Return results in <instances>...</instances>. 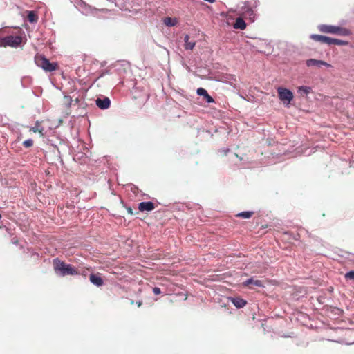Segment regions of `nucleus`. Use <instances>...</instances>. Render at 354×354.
<instances>
[{
  "mask_svg": "<svg viewBox=\"0 0 354 354\" xmlns=\"http://www.w3.org/2000/svg\"><path fill=\"white\" fill-rule=\"evenodd\" d=\"M53 268L55 272L62 276L79 274L77 270L73 266L66 264L57 258L53 260Z\"/></svg>",
  "mask_w": 354,
  "mask_h": 354,
  "instance_id": "nucleus-1",
  "label": "nucleus"
},
{
  "mask_svg": "<svg viewBox=\"0 0 354 354\" xmlns=\"http://www.w3.org/2000/svg\"><path fill=\"white\" fill-rule=\"evenodd\" d=\"M35 62L38 67L41 68L46 72H53L58 68V64L56 62H50L42 55L37 54L35 57Z\"/></svg>",
  "mask_w": 354,
  "mask_h": 354,
  "instance_id": "nucleus-2",
  "label": "nucleus"
},
{
  "mask_svg": "<svg viewBox=\"0 0 354 354\" xmlns=\"http://www.w3.org/2000/svg\"><path fill=\"white\" fill-rule=\"evenodd\" d=\"M318 29L320 32L324 33H330L340 36H348L351 35L350 30L346 28L332 25L322 24L319 26Z\"/></svg>",
  "mask_w": 354,
  "mask_h": 354,
  "instance_id": "nucleus-3",
  "label": "nucleus"
},
{
  "mask_svg": "<svg viewBox=\"0 0 354 354\" xmlns=\"http://www.w3.org/2000/svg\"><path fill=\"white\" fill-rule=\"evenodd\" d=\"M21 42V37L20 36L9 35L0 39V46H10L16 48Z\"/></svg>",
  "mask_w": 354,
  "mask_h": 354,
  "instance_id": "nucleus-4",
  "label": "nucleus"
},
{
  "mask_svg": "<svg viewBox=\"0 0 354 354\" xmlns=\"http://www.w3.org/2000/svg\"><path fill=\"white\" fill-rule=\"evenodd\" d=\"M277 93L279 100L286 105L290 104L294 97L292 92L283 87H279L277 88Z\"/></svg>",
  "mask_w": 354,
  "mask_h": 354,
  "instance_id": "nucleus-5",
  "label": "nucleus"
},
{
  "mask_svg": "<svg viewBox=\"0 0 354 354\" xmlns=\"http://www.w3.org/2000/svg\"><path fill=\"white\" fill-rule=\"evenodd\" d=\"M241 15L246 19L253 20L254 18V13L252 9V6L249 1L243 3V6L241 7Z\"/></svg>",
  "mask_w": 354,
  "mask_h": 354,
  "instance_id": "nucleus-6",
  "label": "nucleus"
},
{
  "mask_svg": "<svg viewBox=\"0 0 354 354\" xmlns=\"http://www.w3.org/2000/svg\"><path fill=\"white\" fill-rule=\"evenodd\" d=\"M96 105L101 109H106L109 108L111 105V101L109 97H105L102 99L97 98L95 100Z\"/></svg>",
  "mask_w": 354,
  "mask_h": 354,
  "instance_id": "nucleus-7",
  "label": "nucleus"
},
{
  "mask_svg": "<svg viewBox=\"0 0 354 354\" xmlns=\"http://www.w3.org/2000/svg\"><path fill=\"white\" fill-rule=\"evenodd\" d=\"M306 65L310 66H317L320 67L321 66H326L328 67H331L332 66L324 61L317 60L315 59H310L306 61Z\"/></svg>",
  "mask_w": 354,
  "mask_h": 354,
  "instance_id": "nucleus-8",
  "label": "nucleus"
},
{
  "mask_svg": "<svg viewBox=\"0 0 354 354\" xmlns=\"http://www.w3.org/2000/svg\"><path fill=\"white\" fill-rule=\"evenodd\" d=\"M155 209V205L153 202L148 201V202H141L138 205V209L140 212H150Z\"/></svg>",
  "mask_w": 354,
  "mask_h": 354,
  "instance_id": "nucleus-9",
  "label": "nucleus"
},
{
  "mask_svg": "<svg viewBox=\"0 0 354 354\" xmlns=\"http://www.w3.org/2000/svg\"><path fill=\"white\" fill-rule=\"evenodd\" d=\"M90 281L96 286H102L104 284V280L100 277V274H91L89 276Z\"/></svg>",
  "mask_w": 354,
  "mask_h": 354,
  "instance_id": "nucleus-10",
  "label": "nucleus"
},
{
  "mask_svg": "<svg viewBox=\"0 0 354 354\" xmlns=\"http://www.w3.org/2000/svg\"><path fill=\"white\" fill-rule=\"evenodd\" d=\"M310 38L315 41L330 45V37L319 35H311Z\"/></svg>",
  "mask_w": 354,
  "mask_h": 354,
  "instance_id": "nucleus-11",
  "label": "nucleus"
},
{
  "mask_svg": "<svg viewBox=\"0 0 354 354\" xmlns=\"http://www.w3.org/2000/svg\"><path fill=\"white\" fill-rule=\"evenodd\" d=\"M198 95L203 96L208 103L214 102V99L207 93V91L203 88H198L196 91Z\"/></svg>",
  "mask_w": 354,
  "mask_h": 354,
  "instance_id": "nucleus-12",
  "label": "nucleus"
},
{
  "mask_svg": "<svg viewBox=\"0 0 354 354\" xmlns=\"http://www.w3.org/2000/svg\"><path fill=\"white\" fill-rule=\"evenodd\" d=\"M243 284L244 286H249L250 285H254V286H258V287L263 286V283L261 281L257 280V279L254 280L253 278L248 279L245 282H243Z\"/></svg>",
  "mask_w": 354,
  "mask_h": 354,
  "instance_id": "nucleus-13",
  "label": "nucleus"
},
{
  "mask_svg": "<svg viewBox=\"0 0 354 354\" xmlns=\"http://www.w3.org/2000/svg\"><path fill=\"white\" fill-rule=\"evenodd\" d=\"M233 28L235 29L244 30L246 28V24L243 18L238 17L233 25Z\"/></svg>",
  "mask_w": 354,
  "mask_h": 354,
  "instance_id": "nucleus-14",
  "label": "nucleus"
},
{
  "mask_svg": "<svg viewBox=\"0 0 354 354\" xmlns=\"http://www.w3.org/2000/svg\"><path fill=\"white\" fill-rule=\"evenodd\" d=\"M231 301L232 303L238 308L244 307L247 304L245 300L240 297L232 298Z\"/></svg>",
  "mask_w": 354,
  "mask_h": 354,
  "instance_id": "nucleus-15",
  "label": "nucleus"
},
{
  "mask_svg": "<svg viewBox=\"0 0 354 354\" xmlns=\"http://www.w3.org/2000/svg\"><path fill=\"white\" fill-rule=\"evenodd\" d=\"M184 41H185V48L186 50H192L194 47L195 46V41H189V36L188 35H186L184 37Z\"/></svg>",
  "mask_w": 354,
  "mask_h": 354,
  "instance_id": "nucleus-16",
  "label": "nucleus"
},
{
  "mask_svg": "<svg viewBox=\"0 0 354 354\" xmlns=\"http://www.w3.org/2000/svg\"><path fill=\"white\" fill-rule=\"evenodd\" d=\"M27 19L30 23H35L38 21V16L34 11H28Z\"/></svg>",
  "mask_w": 354,
  "mask_h": 354,
  "instance_id": "nucleus-17",
  "label": "nucleus"
},
{
  "mask_svg": "<svg viewBox=\"0 0 354 354\" xmlns=\"http://www.w3.org/2000/svg\"><path fill=\"white\" fill-rule=\"evenodd\" d=\"M177 19L176 18L165 17L163 19V23L167 26H174L177 24Z\"/></svg>",
  "mask_w": 354,
  "mask_h": 354,
  "instance_id": "nucleus-18",
  "label": "nucleus"
},
{
  "mask_svg": "<svg viewBox=\"0 0 354 354\" xmlns=\"http://www.w3.org/2000/svg\"><path fill=\"white\" fill-rule=\"evenodd\" d=\"M331 44H335V45H338V46H346L348 44V42L346 41H344V40H341V39H338L331 38L330 39V45Z\"/></svg>",
  "mask_w": 354,
  "mask_h": 354,
  "instance_id": "nucleus-19",
  "label": "nucleus"
},
{
  "mask_svg": "<svg viewBox=\"0 0 354 354\" xmlns=\"http://www.w3.org/2000/svg\"><path fill=\"white\" fill-rule=\"evenodd\" d=\"M254 214V212L251 211H247V212H242L239 214H237L236 216L237 217H241L243 218H250L251 216H252Z\"/></svg>",
  "mask_w": 354,
  "mask_h": 354,
  "instance_id": "nucleus-20",
  "label": "nucleus"
},
{
  "mask_svg": "<svg viewBox=\"0 0 354 354\" xmlns=\"http://www.w3.org/2000/svg\"><path fill=\"white\" fill-rule=\"evenodd\" d=\"M39 122H37L35 127H32L30 129V131H32L33 133L39 132L41 136H43V128H39Z\"/></svg>",
  "mask_w": 354,
  "mask_h": 354,
  "instance_id": "nucleus-21",
  "label": "nucleus"
},
{
  "mask_svg": "<svg viewBox=\"0 0 354 354\" xmlns=\"http://www.w3.org/2000/svg\"><path fill=\"white\" fill-rule=\"evenodd\" d=\"M73 102L71 97L65 95L63 98V104L67 108H70Z\"/></svg>",
  "mask_w": 354,
  "mask_h": 354,
  "instance_id": "nucleus-22",
  "label": "nucleus"
},
{
  "mask_svg": "<svg viewBox=\"0 0 354 354\" xmlns=\"http://www.w3.org/2000/svg\"><path fill=\"white\" fill-rule=\"evenodd\" d=\"M310 92V88L307 86H300L298 88V93L301 95H307Z\"/></svg>",
  "mask_w": 354,
  "mask_h": 354,
  "instance_id": "nucleus-23",
  "label": "nucleus"
},
{
  "mask_svg": "<svg viewBox=\"0 0 354 354\" xmlns=\"http://www.w3.org/2000/svg\"><path fill=\"white\" fill-rule=\"evenodd\" d=\"M344 277L347 280L354 281V270L349 271L344 274Z\"/></svg>",
  "mask_w": 354,
  "mask_h": 354,
  "instance_id": "nucleus-24",
  "label": "nucleus"
},
{
  "mask_svg": "<svg viewBox=\"0 0 354 354\" xmlns=\"http://www.w3.org/2000/svg\"><path fill=\"white\" fill-rule=\"evenodd\" d=\"M22 145L26 148L31 147L33 145V140L32 139H28L24 141Z\"/></svg>",
  "mask_w": 354,
  "mask_h": 354,
  "instance_id": "nucleus-25",
  "label": "nucleus"
},
{
  "mask_svg": "<svg viewBox=\"0 0 354 354\" xmlns=\"http://www.w3.org/2000/svg\"><path fill=\"white\" fill-rule=\"evenodd\" d=\"M153 292L155 295H160L161 293V290L158 287H154L153 288Z\"/></svg>",
  "mask_w": 354,
  "mask_h": 354,
  "instance_id": "nucleus-26",
  "label": "nucleus"
},
{
  "mask_svg": "<svg viewBox=\"0 0 354 354\" xmlns=\"http://www.w3.org/2000/svg\"><path fill=\"white\" fill-rule=\"evenodd\" d=\"M127 210L128 212V213L131 215H133V209L131 207H127Z\"/></svg>",
  "mask_w": 354,
  "mask_h": 354,
  "instance_id": "nucleus-27",
  "label": "nucleus"
},
{
  "mask_svg": "<svg viewBox=\"0 0 354 354\" xmlns=\"http://www.w3.org/2000/svg\"><path fill=\"white\" fill-rule=\"evenodd\" d=\"M142 304V301H138V302H137V306H138V307H140V306H141Z\"/></svg>",
  "mask_w": 354,
  "mask_h": 354,
  "instance_id": "nucleus-28",
  "label": "nucleus"
},
{
  "mask_svg": "<svg viewBox=\"0 0 354 354\" xmlns=\"http://www.w3.org/2000/svg\"><path fill=\"white\" fill-rule=\"evenodd\" d=\"M78 102H79L78 98H76V99H75V102H76V103H78Z\"/></svg>",
  "mask_w": 354,
  "mask_h": 354,
  "instance_id": "nucleus-29",
  "label": "nucleus"
},
{
  "mask_svg": "<svg viewBox=\"0 0 354 354\" xmlns=\"http://www.w3.org/2000/svg\"><path fill=\"white\" fill-rule=\"evenodd\" d=\"M1 218V215L0 214V218Z\"/></svg>",
  "mask_w": 354,
  "mask_h": 354,
  "instance_id": "nucleus-30",
  "label": "nucleus"
}]
</instances>
